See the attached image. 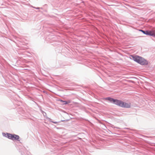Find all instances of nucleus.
Here are the masks:
<instances>
[{
    "label": "nucleus",
    "mask_w": 155,
    "mask_h": 155,
    "mask_svg": "<svg viewBox=\"0 0 155 155\" xmlns=\"http://www.w3.org/2000/svg\"><path fill=\"white\" fill-rule=\"evenodd\" d=\"M131 56L135 61L143 65L147 63L146 61L141 57L137 56H134L132 55Z\"/></svg>",
    "instance_id": "1"
},
{
    "label": "nucleus",
    "mask_w": 155,
    "mask_h": 155,
    "mask_svg": "<svg viewBox=\"0 0 155 155\" xmlns=\"http://www.w3.org/2000/svg\"><path fill=\"white\" fill-rule=\"evenodd\" d=\"M117 105L121 107L124 108H130V103H126L118 100L117 103Z\"/></svg>",
    "instance_id": "2"
},
{
    "label": "nucleus",
    "mask_w": 155,
    "mask_h": 155,
    "mask_svg": "<svg viewBox=\"0 0 155 155\" xmlns=\"http://www.w3.org/2000/svg\"><path fill=\"white\" fill-rule=\"evenodd\" d=\"M7 137L9 139H11L12 140H19L18 139L19 138V137L18 136L15 134H7Z\"/></svg>",
    "instance_id": "3"
},
{
    "label": "nucleus",
    "mask_w": 155,
    "mask_h": 155,
    "mask_svg": "<svg viewBox=\"0 0 155 155\" xmlns=\"http://www.w3.org/2000/svg\"><path fill=\"white\" fill-rule=\"evenodd\" d=\"M105 100H108L110 102H111L115 104H117V101L118 100L116 99H114L113 98L111 97H107L105 98Z\"/></svg>",
    "instance_id": "4"
},
{
    "label": "nucleus",
    "mask_w": 155,
    "mask_h": 155,
    "mask_svg": "<svg viewBox=\"0 0 155 155\" xmlns=\"http://www.w3.org/2000/svg\"><path fill=\"white\" fill-rule=\"evenodd\" d=\"M139 31H142L143 33L146 35L151 36V31H144L141 30H140Z\"/></svg>",
    "instance_id": "5"
},
{
    "label": "nucleus",
    "mask_w": 155,
    "mask_h": 155,
    "mask_svg": "<svg viewBox=\"0 0 155 155\" xmlns=\"http://www.w3.org/2000/svg\"><path fill=\"white\" fill-rule=\"evenodd\" d=\"M60 101L62 102L64 104H66L71 103V101L70 100H68V101H64L62 100H61Z\"/></svg>",
    "instance_id": "6"
},
{
    "label": "nucleus",
    "mask_w": 155,
    "mask_h": 155,
    "mask_svg": "<svg viewBox=\"0 0 155 155\" xmlns=\"http://www.w3.org/2000/svg\"><path fill=\"white\" fill-rule=\"evenodd\" d=\"M151 36H155V30L151 31Z\"/></svg>",
    "instance_id": "7"
},
{
    "label": "nucleus",
    "mask_w": 155,
    "mask_h": 155,
    "mask_svg": "<svg viewBox=\"0 0 155 155\" xmlns=\"http://www.w3.org/2000/svg\"><path fill=\"white\" fill-rule=\"evenodd\" d=\"M53 122V123H55V124H56V122Z\"/></svg>",
    "instance_id": "8"
}]
</instances>
